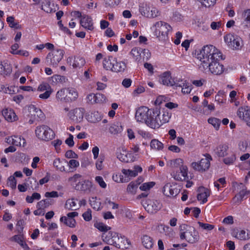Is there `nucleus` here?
Wrapping results in <instances>:
<instances>
[{"label": "nucleus", "instance_id": "obj_1", "mask_svg": "<svg viewBox=\"0 0 250 250\" xmlns=\"http://www.w3.org/2000/svg\"><path fill=\"white\" fill-rule=\"evenodd\" d=\"M196 57L201 62V70L208 69L211 74L216 75H221L224 72V66L219 62L223 59L222 53L214 46H204L196 53Z\"/></svg>", "mask_w": 250, "mask_h": 250}, {"label": "nucleus", "instance_id": "obj_2", "mask_svg": "<svg viewBox=\"0 0 250 250\" xmlns=\"http://www.w3.org/2000/svg\"><path fill=\"white\" fill-rule=\"evenodd\" d=\"M171 117V114L165 109H161L160 107L150 108L146 125L152 129H158L163 125L168 123Z\"/></svg>", "mask_w": 250, "mask_h": 250}, {"label": "nucleus", "instance_id": "obj_3", "mask_svg": "<svg viewBox=\"0 0 250 250\" xmlns=\"http://www.w3.org/2000/svg\"><path fill=\"white\" fill-rule=\"evenodd\" d=\"M179 236L181 240H185L190 244H195L200 239L198 231L194 227L187 224L180 226Z\"/></svg>", "mask_w": 250, "mask_h": 250}, {"label": "nucleus", "instance_id": "obj_4", "mask_svg": "<svg viewBox=\"0 0 250 250\" xmlns=\"http://www.w3.org/2000/svg\"><path fill=\"white\" fill-rule=\"evenodd\" d=\"M153 35L159 40H165L172 30L171 25L168 23L159 21L154 22L150 28Z\"/></svg>", "mask_w": 250, "mask_h": 250}, {"label": "nucleus", "instance_id": "obj_5", "mask_svg": "<svg viewBox=\"0 0 250 250\" xmlns=\"http://www.w3.org/2000/svg\"><path fill=\"white\" fill-rule=\"evenodd\" d=\"M215 152L218 157L223 158V162L227 165H233L236 160L235 151L226 144L217 146Z\"/></svg>", "mask_w": 250, "mask_h": 250}, {"label": "nucleus", "instance_id": "obj_6", "mask_svg": "<svg viewBox=\"0 0 250 250\" xmlns=\"http://www.w3.org/2000/svg\"><path fill=\"white\" fill-rule=\"evenodd\" d=\"M139 11L142 16L148 19H154L161 15V12L159 9L150 2L140 3Z\"/></svg>", "mask_w": 250, "mask_h": 250}, {"label": "nucleus", "instance_id": "obj_7", "mask_svg": "<svg viewBox=\"0 0 250 250\" xmlns=\"http://www.w3.org/2000/svg\"><path fill=\"white\" fill-rule=\"evenodd\" d=\"M35 133L39 140L48 142L55 137L54 131L48 125H42L36 127Z\"/></svg>", "mask_w": 250, "mask_h": 250}, {"label": "nucleus", "instance_id": "obj_8", "mask_svg": "<svg viewBox=\"0 0 250 250\" xmlns=\"http://www.w3.org/2000/svg\"><path fill=\"white\" fill-rule=\"evenodd\" d=\"M224 41L226 45L233 50L240 49L242 44V39L238 35L232 33L225 35L224 36Z\"/></svg>", "mask_w": 250, "mask_h": 250}, {"label": "nucleus", "instance_id": "obj_9", "mask_svg": "<svg viewBox=\"0 0 250 250\" xmlns=\"http://www.w3.org/2000/svg\"><path fill=\"white\" fill-rule=\"evenodd\" d=\"M205 158H202L199 162H193L191 164V167L194 170L204 172L207 170L210 167V162L212 160L211 156L208 154L205 155Z\"/></svg>", "mask_w": 250, "mask_h": 250}, {"label": "nucleus", "instance_id": "obj_10", "mask_svg": "<svg viewBox=\"0 0 250 250\" xmlns=\"http://www.w3.org/2000/svg\"><path fill=\"white\" fill-rule=\"evenodd\" d=\"M62 49H58L49 53L46 57V61L53 67H57L64 55Z\"/></svg>", "mask_w": 250, "mask_h": 250}, {"label": "nucleus", "instance_id": "obj_11", "mask_svg": "<svg viewBox=\"0 0 250 250\" xmlns=\"http://www.w3.org/2000/svg\"><path fill=\"white\" fill-rule=\"evenodd\" d=\"M117 157L120 161L124 163L133 162L137 159V155L134 154L131 151L127 150L125 147L119 149Z\"/></svg>", "mask_w": 250, "mask_h": 250}, {"label": "nucleus", "instance_id": "obj_12", "mask_svg": "<svg viewBox=\"0 0 250 250\" xmlns=\"http://www.w3.org/2000/svg\"><path fill=\"white\" fill-rule=\"evenodd\" d=\"M85 110L83 108H75L69 111L67 116L74 123H80L83 119Z\"/></svg>", "mask_w": 250, "mask_h": 250}, {"label": "nucleus", "instance_id": "obj_13", "mask_svg": "<svg viewBox=\"0 0 250 250\" xmlns=\"http://www.w3.org/2000/svg\"><path fill=\"white\" fill-rule=\"evenodd\" d=\"M162 192L167 197H175L179 193L180 189L178 188L177 184L174 182H169L165 185Z\"/></svg>", "mask_w": 250, "mask_h": 250}, {"label": "nucleus", "instance_id": "obj_14", "mask_svg": "<svg viewBox=\"0 0 250 250\" xmlns=\"http://www.w3.org/2000/svg\"><path fill=\"white\" fill-rule=\"evenodd\" d=\"M103 241L107 244L113 245L117 248H120V245L117 243L119 240V234L114 231H109L106 234H103L102 236Z\"/></svg>", "mask_w": 250, "mask_h": 250}, {"label": "nucleus", "instance_id": "obj_15", "mask_svg": "<svg viewBox=\"0 0 250 250\" xmlns=\"http://www.w3.org/2000/svg\"><path fill=\"white\" fill-rule=\"evenodd\" d=\"M146 53V50L143 49L140 47H133L129 55L133 60L137 63H142L145 61V55Z\"/></svg>", "mask_w": 250, "mask_h": 250}, {"label": "nucleus", "instance_id": "obj_16", "mask_svg": "<svg viewBox=\"0 0 250 250\" xmlns=\"http://www.w3.org/2000/svg\"><path fill=\"white\" fill-rule=\"evenodd\" d=\"M37 91L43 92L39 95V97L42 100L48 99L53 92V89L49 83L46 82L41 83L37 87Z\"/></svg>", "mask_w": 250, "mask_h": 250}, {"label": "nucleus", "instance_id": "obj_17", "mask_svg": "<svg viewBox=\"0 0 250 250\" xmlns=\"http://www.w3.org/2000/svg\"><path fill=\"white\" fill-rule=\"evenodd\" d=\"M150 108L142 106L139 107L136 111L135 118L137 122L145 123L146 125V120H148Z\"/></svg>", "mask_w": 250, "mask_h": 250}, {"label": "nucleus", "instance_id": "obj_18", "mask_svg": "<svg viewBox=\"0 0 250 250\" xmlns=\"http://www.w3.org/2000/svg\"><path fill=\"white\" fill-rule=\"evenodd\" d=\"M188 167L186 165L178 169H173L171 173V176L176 181H183L188 179Z\"/></svg>", "mask_w": 250, "mask_h": 250}, {"label": "nucleus", "instance_id": "obj_19", "mask_svg": "<svg viewBox=\"0 0 250 250\" xmlns=\"http://www.w3.org/2000/svg\"><path fill=\"white\" fill-rule=\"evenodd\" d=\"M1 115L8 123H14L19 120V117L15 111L10 107H5L1 110Z\"/></svg>", "mask_w": 250, "mask_h": 250}, {"label": "nucleus", "instance_id": "obj_20", "mask_svg": "<svg viewBox=\"0 0 250 250\" xmlns=\"http://www.w3.org/2000/svg\"><path fill=\"white\" fill-rule=\"evenodd\" d=\"M79 214L77 212L73 211L68 213L66 216H62L60 221L61 222L71 228H74L76 227V221L74 219L75 217H77Z\"/></svg>", "mask_w": 250, "mask_h": 250}, {"label": "nucleus", "instance_id": "obj_21", "mask_svg": "<svg viewBox=\"0 0 250 250\" xmlns=\"http://www.w3.org/2000/svg\"><path fill=\"white\" fill-rule=\"evenodd\" d=\"M66 62L71 65L74 69H80L85 64L84 58L80 56H70L67 58Z\"/></svg>", "mask_w": 250, "mask_h": 250}, {"label": "nucleus", "instance_id": "obj_22", "mask_svg": "<svg viewBox=\"0 0 250 250\" xmlns=\"http://www.w3.org/2000/svg\"><path fill=\"white\" fill-rule=\"evenodd\" d=\"M236 113L240 120L243 121L247 125L250 126V107H240Z\"/></svg>", "mask_w": 250, "mask_h": 250}, {"label": "nucleus", "instance_id": "obj_23", "mask_svg": "<svg viewBox=\"0 0 250 250\" xmlns=\"http://www.w3.org/2000/svg\"><path fill=\"white\" fill-rule=\"evenodd\" d=\"M232 237L242 241H246L250 239V231L248 229L236 228L231 232Z\"/></svg>", "mask_w": 250, "mask_h": 250}, {"label": "nucleus", "instance_id": "obj_24", "mask_svg": "<svg viewBox=\"0 0 250 250\" xmlns=\"http://www.w3.org/2000/svg\"><path fill=\"white\" fill-rule=\"evenodd\" d=\"M143 171L142 168L139 165H136L134 167L133 169L123 168L122 169V173L125 176V179H127V182L130 180L138 175L139 173H141Z\"/></svg>", "mask_w": 250, "mask_h": 250}, {"label": "nucleus", "instance_id": "obj_25", "mask_svg": "<svg viewBox=\"0 0 250 250\" xmlns=\"http://www.w3.org/2000/svg\"><path fill=\"white\" fill-rule=\"evenodd\" d=\"M144 205L146 210L150 213H155L159 210L162 205L160 202L157 200H147Z\"/></svg>", "mask_w": 250, "mask_h": 250}, {"label": "nucleus", "instance_id": "obj_26", "mask_svg": "<svg viewBox=\"0 0 250 250\" xmlns=\"http://www.w3.org/2000/svg\"><path fill=\"white\" fill-rule=\"evenodd\" d=\"M94 189V185L92 182L88 179H84L83 178L81 184L79 185L77 188V190L89 193Z\"/></svg>", "mask_w": 250, "mask_h": 250}, {"label": "nucleus", "instance_id": "obj_27", "mask_svg": "<svg viewBox=\"0 0 250 250\" xmlns=\"http://www.w3.org/2000/svg\"><path fill=\"white\" fill-rule=\"evenodd\" d=\"M80 24L87 30L93 31L94 29L93 20L88 15H84L83 16L80 20Z\"/></svg>", "mask_w": 250, "mask_h": 250}, {"label": "nucleus", "instance_id": "obj_28", "mask_svg": "<svg viewBox=\"0 0 250 250\" xmlns=\"http://www.w3.org/2000/svg\"><path fill=\"white\" fill-rule=\"evenodd\" d=\"M210 191L203 187H199L198 189L197 199L201 204H204L208 201V198L210 196Z\"/></svg>", "mask_w": 250, "mask_h": 250}, {"label": "nucleus", "instance_id": "obj_29", "mask_svg": "<svg viewBox=\"0 0 250 250\" xmlns=\"http://www.w3.org/2000/svg\"><path fill=\"white\" fill-rule=\"evenodd\" d=\"M160 82L167 86H176V84L172 80L171 73L169 71L165 72L160 75Z\"/></svg>", "mask_w": 250, "mask_h": 250}, {"label": "nucleus", "instance_id": "obj_30", "mask_svg": "<svg viewBox=\"0 0 250 250\" xmlns=\"http://www.w3.org/2000/svg\"><path fill=\"white\" fill-rule=\"evenodd\" d=\"M83 176L79 173H75L68 178L67 182L69 185L77 190V188L83 179Z\"/></svg>", "mask_w": 250, "mask_h": 250}, {"label": "nucleus", "instance_id": "obj_31", "mask_svg": "<svg viewBox=\"0 0 250 250\" xmlns=\"http://www.w3.org/2000/svg\"><path fill=\"white\" fill-rule=\"evenodd\" d=\"M115 60L112 56H107L104 57L103 60V66L106 70L111 71L113 72L114 63Z\"/></svg>", "mask_w": 250, "mask_h": 250}, {"label": "nucleus", "instance_id": "obj_32", "mask_svg": "<svg viewBox=\"0 0 250 250\" xmlns=\"http://www.w3.org/2000/svg\"><path fill=\"white\" fill-rule=\"evenodd\" d=\"M167 165L169 167L172 168L173 169L180 168L186 165L184 164V161L183 159L178 158L169 160Z\"/></svg>", "mask_w": 250, "mask_h": 250}, {"label": "nucleus", "instance_id": "obj_33", "mask_svg": "<svg viewBox=\"0 0 250 250\" xmlns=\"http://www.w3.org/2000/svg\"><path fill=\"white\" fill-rule=\"evenodd\" d=\"M66 93L67 102L75 101L79 96L77 90L73 87L66 88Z\"/></svg>", "mask_w": 250, "mask_h": 250}, {"label": "nucleus", "instance_id": "obj_34", "mask_svg": "<svg viewBox=\"0 0 250 250\" xmlns=\"http://www.w3.org/2000/svg\"><path fill=\"white\" fill-rule=\"evenodd\" d=\"M176 84V87H182L181 91L184 94H189L192 90V87L190 84L186 80H181Z\"/></svg>", "mask_w": 250, "mask_h": 250}, {"label": "nucleus", "instance_id": "obj_35", "mask_svg": "<svg viewBox=\"0 0 250 250\" xmlns=\"http://www.w3.org/2000/svg\"><path fill=\"white\" fill-rule=\"evenodd\" d=\"M78 200L74 198L66 200L64 208L68 210H75L79 208L80 205H77Z\"/></svg>", "mask_w": 250, "mask_h": 250}, {"label": "nucleus", "instance_id": "obj_36", "mask_svg": "<svg viewBox=\"0 0 250 250\" xmlns=\"http://www.w3.org/2000/svg\"><path fill=\"white\" fill-rule=\"evenodd\" d=\"M12 67L6 62H0V74L4 77L9 75L12 72Z\"/></svg>", "mask_w": 250, "mask_h": 250}, {"label": "nucleus", "instance_id": "obj_37", "mask_svg": "<svg viewBox=\"0 0 250 250\" xmlns=\"http://www.w3.org/2000/svg\"><path fill=\"white\" fill-rule=\"evenodd\" d=\"M142 243L144 247L147 249H151L153 246L152 238L147 235H145L142 237Z\"/></svg>", "mask_w": 250, "mask_h": 250}, {"label": "nucleus", "instance_id": "obj_38", "mask_svg": "<svg viewBox=\"0 0 250 250\" xmlns=\"http://www.w3.org/2000/svg\"><path fill=\"white\" fill-rule=\"evenodd\" d=\"M150 146L151 149L160 151L164 148V144L158 139H154L151 141Z\"/></svg>", "mask_w": 250, "mask_h": 250}, {"label": "nucleus", "instance_id": "obj_39", "mask_svg": "<svg viewBox=\"0 0 250 250\" xmlns=\"http://www.w3.org/2000/svg\"><path fill=\"white\" fill-rule=\"evenodd\" d=\"M0 92H3L5 94L12 95L15 94V87L8 84H0Z\"/></svg>", "mask_w": 250, "mask_h": 250}, {"label": "nucleus", "instance_id": "obj_40", "mask_svg": "<svg viewBox=\"0 0 250 250\" xmlns=\"http://www.w3.org/2000/svg\"><path fill=\"white\" fill-rule=\"evenodd\" d=\"M123 128L122 125L118 123L111 124L108 128L109 132L113 135L120 133L123 131Z\"/></svg>", "mask_w": 250, "mask_h": 250}, {"label": "nucleus", "instance_id": "obj_41", "mask_svg": "<svg viewBox=\"0 0 250 250\" xmlns=\"http://www.w3.org/2000/svg\"><path fill=\"white\" fill-rule=\"evenodd\" d=\"M112 180L117 183H127V179H125L124 174L122 173L115 172L112 176Z\"/></svg>", "mask_w": 250, "mask_h": 250}, {"label": "nucleus", "instance_id": "obj_42", "mask_svg": "<svg viewBox=\"0 0 250 250\" xmlns=\"http://www.w3.org/2000/svg\"><path fill=\"white\" fill-rule=\"evenodd\" d=\"M104 204L106 206L107 208H110L113 210L117 209L119 208L118 203L115 202L110 197H106L104 201Z\"/></svg>", "mask_w": 250, "mask_h": 250}, {"label": "nucleus", "instance_id": "obj_43", "mask_svg": "<svg viewBox=\"0 0 250 250\" xmlns=\"http://www.w3.org/2000/svg\"><path fill=\"white\" fill-rule=\"evenodd\" d=\"M126 68V63L124 61H116L114 63L113 72H124Z\"/></svg>", "mask_w": 250, "mask_h": 250}, {"label": "nucleus", "instance_id": "obj_44", "mask_svg": "<svg viewBox=\"0 0 250 250\" xmlns=\"http://www.w3.org/2000/svg\"><path fill=\"white\" fill-rule=\"evenodd\" d=\"M67 97L66 88H62L57 91L56 94V98L57 100L61 102H67L66 100Z\"/></svg>", "mask_w": 250, "mask_h": 250}, {"label": "nucleus", "instance_id": "obj_45", "mask_svg": "<svg viewBox=\"0 0 250 250\" xmlns=\"http://www.w3.org/2000/svg\"><path fill=\"white\" fill-rule=\"evenodd\" d=\"M29 110L31 114L38 118H41L43 116V113L42 110L34 105H31L29 106Z\"/></svg>", "mask_w": 250, "mask_h": 250}, {"label": "nucleus", "instance_id": "obj_46", "mask_svg": "<svg viewBox=\"0 0 250 250\" xmlns=\"http://www.w3.org/2000/svg\"><path fill=\"white\" fill-rule=\"evenodd\" d=\"M89 201L90 204L93 209L99 210L102 208V203L99 199L97 197H92Z\"/></svg>", "mask_w": 250, "mask_h": 250}, {"label": "nucleus", "instance_id": "obj_47", "mask_svg": "<svg viewBox=\"0 0 250 250\" xmlns=\"http://www.w3.org/2000/svg\"><path fill=\"white\" fill-rule=\"evenodd\" d=\"M238 148L244 152L250 146V141L248 140H242L238 143Z\"/></svg>", "mask_w": 250, "mask_h": 250}, {"label": "nucleus", "instance_id": "obj_48", "mask_svg": "<svg viewBox=\"0 0 250 250\" xmlns=\"http://www.w3.org/2000/svg\"><path fill=\"white\" fill-rule=\"evenodd\" d=\"M225 92L222 90L218 91L215 96V102L219 104H223L226 103V99H224Z\"/></svg>", "mask_w": 250, "mask_h": 250}, {"label": "nucleus", "instance_id": "obj_49", "mask_svg": "<svg viewBox=\"0 0 250 250\" xmlns=\"http://www.w3.org/2000/svg\"><path fill=\"white\" fill-rule=\"evenodd\" d=\"M138 184L135 182H130L127 186L126 191L131 194H135L138 189Z\"/></svg>", "mask_w": 250, "mask_h": 250}, {"label": "nucleus", "instance_id": "obj_50", "mask_svg": "<svg viewBox=\"0 0 250 250\" xmlns=\"http://www.w3.org/2000/svg\"><path fill=\"white\" fill-rule=\"evenodd\" d=\"M94 227L102 232H106L111 229V227L102 222H96L94 224Z\"/></svg>", "mask_w": 250, "mask_h": 250}, {"label": "nucleus", "instance_id": "obj_51", "mask_svg": "<svg viewBox=\"0 0 250 250\" xmlns=\"http://www.w3.org/2000/svg\"><path fill=\"white\" fill-rule=\"evenodd\" d=\"M67 166L71 171H75L80 166V163L75 159H71L67 162Z\"/></svg>", "mask_w": 250, "mask_h": 250}, {"label": "nucleus", "instance_id": "obj_52", "mask_svg": "<svg viewBox=\"0 0 250 250\" xmlns=\"http://www.w3.org/2000/svg\"><path fill=\"white\" fill-rule=\"evenodd\" d=\"M54 167L61 172H65L66 169L64 166L63 165L62 162L60 158H56L53 162Z\"/></svg>", "mask_w": 250, "mask_h": 250}, {"label": "nucleus", "instance_id": "obj_53", "mask_svg": "<svg viewBox=\"0 0 250 250\" xmlns=\"http://www.w3.org/2000/svg\"><path fill=\"white\" fill-rule=\"evenodd\" d=\"M26 145L25 140L18 136H14V145L19 146H24Z\"/></svg>", "mask_w": 250, "mask_h": 250}, {"label": "nucleus", "instance_id": "obj_54", "mask_svg": "<svg viewBox=\"0 0 250 250\" xmlns=\"http://www.w3.org/2000/svg\"><path fill=\"white\" fill-rule=\"evenodd\" d=\"M52 82L54 84L62 83L65 82V77L59 75H54L51 77Z\"/></svg>", "mask_w": 250, "mask_h": 250}, {"label": "nucleus", "instance_id": "obj_55", "mask_svg": "<svg viewBox=\"0 0 250 250\" xmlns=\"http://www.w3.org/2000/svg\"><path fill=\"white\" fill-rule=\"evenodd\" d=\"M169 99L165 95H159L156 98L154 102V104L156 106H160L161 104L167 102Z\"/></svg>", "mask_w": 250, "mask_h": 250}, {"label": "nucleus", "instance_id": "obj_56", "mask_svg": "<svg viewBox=\"0 0 250 250\" xmlns=\"http://www.w3.org/2000/svg\"><path fill=\"white\" fill-rule=\"evenodd\" d=\"M156 183L154 182H146L142 184L139 187V188L142 191H147L152 188L155 185Z\"/></svg>", "mask_w": 250, "mask_h": 250}, {"label": "nucleus", "instance_id": "obj_57", "mask_svg": "<svg viewBox=\"0 0 250 250\" xmlns=\"http://www.w3.org/2000/svg\"><path fill=\"white\" fill-rule=\"evenodd\" d=\"M208 123L211 124L216 130H218L221 124V121L218 118L215 117H210L208 120Z\"/></svg>", "mask_w": 250, "mask_h": 250}, {"label": "nucleus", "instance_id": "obj_58", "mask_svg": "<svg viewBox=\"0 0 250 250\" xmlns=\"http://www.w3.org/2000/svg\"><path fill=\"white\" fill-rule=\"evenodd\" d=\"M41 196L40 193L34 192L31 196L28 195L25 198L26 201L28 203H32L35 200H39L41 199Z\"/></svg>", "mask_w": 250, "mask_h": 250}, {"label": "nucleus", "instance_id": "obj_59", "mask_svg": "<svg viewBox=\"0 0 250 250\" xmlns=\"http://www.w3.org/2000/svg\"><path fill=\"white\" fill-rule=\"evenodd\" d=\"M240 17L245 22L250 24V9H247L241 12Z\"/></svg>", "mask_w": 250, "mask_h": 250}, {"label": "nucleus", "instance_id": "obj_60", "mask_svg": "<svg viewBox=\"0 0 250 250\" xmlns=\"http://www.w3.org/2000/svg\"><path fill=\"white\" fill-rule=\"evenodd\" d=\"M250 193V191H247L244 189L242 190L239 194L236 195L233 198L235 202H240L246 195Z\"/></svg>", "mask_w": 250, "mask_h": 250}, {"label": "nucleus", "instance_id": "obj_61", "mask_svg": "<svg viewBox=\"0 0 250 250\" xmlns=\"http://www.w3.org/2000/svg\"><path fill=\"white\" fill-rule=\"evenodd\" d=\"M137 133L139 135L145 140H150L152 138V135L148 131L139 129Z\"/></svg>", "mask_w": 250, "mask_h": 250}, {"label": "nucleus", "instance_id": "obj_62", "mask_svg": "<svg viewBox=\"0 0 250 250\" xmlns=\"http://www.w3.org/2000/svg\"><path fill=\"white\" fill-rule=\"evenodd\" d=\"M42 9L46 13H51L53 9L50 6V2L47 0L43 1L42 4Z\"/></svg>", "mask_w": 250, "mask_h": 250}, {"label": "nucleus", "instance_id": "obj_63", "mask_svg": "<svg viewBox=\"0 0 250 250\" xmlns=\"http://www.w3.org/2000/svg\"><path fill=\"white\" fill-rule=\"evenodd\" d=\"M120 238L121 239V242L123 244L124 248L128 249L130 247L131 243L130 241L124 235H119Z\"/></svg>", "mask_w": 250, "mask_h": 250}, {"label": "nucleus", "instance_id": "obj_64", "mask_svg": "<svg viewBox=\"0 0 250 250\" xmlns=\"http://www.w3.org/2000/svg\"><path fill=\"white\" fill-rule=\"evenodd\" d=\"M7 186L12 189H15L17 186V180L14 176H10L7 180Z\"/></svg>", "mask_w": 250, "mask_h": 250}]
</instances>
